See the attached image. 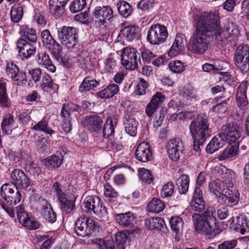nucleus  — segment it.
<instances>
[{
  "label": "nucleus",
  "mask_w": 249,
  "mask_h": 249,
  "mask_svg": "<svg viewBox=\"0 0 249 249\" xmlns=\"http://www.w3.org/2000/svg\"><path fill=\"white\" fill-rule=\"evenodd\" d=\"M223 33L219 17L212 13H205L196 19L194 37L188 49L195 53L203 54L208 49L211 39L222 40Z\"/></svg>",
  "instance_id": "f257e3e1"
},
{
  "label": "nucleus",
  "mask_w": 249,
  "mask_h": 249,
  "mask_svg": "<svg viewBox=\"0 0 249 249\" xmlns=\"http://www.w3.org/2000/svg\"><path fill=\"white\" fill-rule=\"evenodd\" d=\"M189 128L193 140V148L190 153L192 156H199L203 143L207 137L210 136L209 123L206 116L198 115L191 122Z\"/></svg>",
  "instance_id": "f03ea898"
},
{
  "label": "nucleus",
  "mask_w": 249,
  "mask_h": 249,
  "mask_svg": "<svg viewBox=\"0 0 249 249\" xmlns=\"http://www.w3.org/2000/svg\"><path fill=\"white\" fill-rule=\"evenodd\" d=\"M215 210L213 207H208L206 211L201 213L192 215V220L196 231L198 233L208 236V238L214 237L215 233L213 225L216 218L214 216Z\"/></svg>",
  "instance_id": "7ed1b4c3"
},
{
  "label": "nucleus",
  "mask_w": 249,
  "mask_h": 249,
  "mask_svg": "<svg viewBox=\"0 0 249 249\" xmlns=\"http://www.w3.org/2000/svg\"><path fill=\"white\" fill-rule=\"evenodd\" d=\"M61 44L69 50L72 49L78 42V35L74 27L63 26L57 31Z\"/></svg>",
  "instance_id": "20e7f679"
},
{
  "label": "nucleus",
  "mask_w": 249,
  "mask_h": 249,
  "mask_svg": "<svg viewBox=\"0 0 249 249\" xmlns=\"http://www.w3.org/2000/svg\"><path fill=\"white\" fill-rule=\"evenodd\" d=\"M98 227V223L92 218L82 216L75 223L74 231L77 235L85 237L90 234Z\"/></svg>",
  "instance_id": "39448f33"
},
{
  "label": "nucleus",
  "mask_w": 249,
  "mask_h": 249,
  "mask_svg": "<svg viewBox=\"0 0 249 249\" xmlns=\"http://www.w3.org/2000/svg\"><path fill=\"white\" fill-rule=\"evenodd\" d=\"M167 36V28L163 25L156 24L149 28L147 40L152 45H159L164 42Z\"/></svg>",
  "instance_id": "423d86ee"
},
{
  "label": "nucleus",
  "mask_w": 249,
  "mask_h": 249,
  "mask_svg": "<svg viewBox=\"0 0 249 249\" xmlns=\"http://www.w3.org/2000/svg\"><path fill=\"white\" fill-rule=\"evenodd\" d=\"M138 62L141 63L140 55L136 49L126 47L123 49L121 62L126 69L133 70L136 69Z\"/></svg>",
  "instance_id": "0eeeda50"
},
{
  "label": "nucleus",
  "mask_w": 249,
  "mask_h": 249,
  "mask_svg": "<svg viewBox=\"0 0 249 249\" xmlns=\"http://www.w3.org/2000/svg\"><path fill=\"white\" fill-rule=\"evenodd\" d=\"M242 129L236 122L227 124L222 126L219 133L225 143L235 142L241 135Z\"/></svg>",
  "instance_id": "6e6552de"
},
{
  "label": "nucleus",
  "mask_w": 249,
  "mask_h": 249,
  "mask_svg": "<svg viewBox=\"0 0 249 249\" xmlns=\"http://www.w3.org/2000/svg\"><path fill=\"white\" fill-rule=\"evenodd\" d=\"M94 18L97 19L96 22L99 23V26L106 27L112 21L113 18V11L108 6H97L92 12Z\"/></svg>",
  "instance_id": "1a4fd4ad"
},
{
  "label": "nucleus",
  "mask_w": 249,
  "mask_h": 249,
  "mask_svg": "<svg viewBox=\"0 0 249 249\" xmlns=\"http://www.w3.org/2000/svg\"><path fill=\"white\" fill-rule=\"evenodd\" d=\"M5 72L7 76L18 85H20V83L25 84L27 81L25 72L20 71L18 67L12 62L7 63Z\"/></svg>",
  "instance_id": "9d476101"
},
{
  "label": "nucleus",
  "mask_w": 249,
  "mask_h": 249,
  "mask_svg": "<svg viewBox=\"0 0 249 249\" xmlns=\"http://www.w3.org/2000/svg\"><path fill=\"white\" fill-rule=\"evenodd\" d=\"M166 148L170 159L178 161L184 150V144L179 138H174L170 140L167 143Z\"/></svg>",
  "instance_id": "9b49d317"
},
{
  "label": "nucleus",
  "mask_w": 249,
  "mask_h": 249,
  "mask_svg": "<svg viewBox=\"0 0 249 249\" xmlns=\"http://www.w3.org/2000/svg\"><path fill=\"white\" fill-rule=\"evenodd\" d=\"M11 183L16 188L26 190L31 184L29 177L21 169H15L11 173Z\"/></svg>",
  "instance_id": "f8f14e48"
},
{
  "label": "nucleus",
  "mask_w": 249,
  "mask_h": 249,
  "mask_svg": "<svg viewBox=\"0 0 249 249\" xmlns=\"http://www.w3.org/2000/svg\"><path fill=\"white\" fill-rule=\"evenodd\" d=\"M17 45L22 60L29 58L36 52V44L30 43L25 39H18Z\"/></svg>",
  "instance_id": "ddd939ff"
},
{
  "label": "nucleus",
  "mask_w": 249,
  "mask_h": 249,
  "mask_svg": "<svg viewBox=\"0 0 249 249\" xmlns=\"http://www.w3.org/2000/svg\"><path fill=\"white\" fill-rule=\"evenodd\" d=\"M165 99V95L161 92H158L154 94L145 108L147 117H151L157 109L161 106Z\"/></svg>",
  "instance_id": "4468645a"
},
{
  "label": "nucleus",
  "mask_w": 249,
  "mask_h": 249,
  "mask_svg": "<svg viewBox=\"0 0 249 249\" xmlns=\"http://www.w3.org/2000/svg\"><path fill=\"white\" fill-rule=\"evenodd\" d=\"M248 84L247 81H243L240 84L236 90V104L241 109H243L248 104L246 92Z\"/></svg>",
  "instance_id": "2eb2a0df"
},
{
  "label": "nucleus",
  "mask_w": 249,
  "mask_h": 249,
  "mask_svg": "<svg viewBox=\"0 0 249 249\" xmlns=\"http://www.w3.org/2000/svg\"><path fill=\"white\" fill-rule=\"evenodd\" d=\"M40 213L43 217L50 223H54L56 220V214L53 211L51 205L46 199L40 201Z\"/></svg>",
  "instance_id": "dca6fc26"
},
{
  "label": "nucleus",
  "mask_w": 249,
  "mask_h": 249,
  "mask_svg": "<svg viewBox=\"0 0 249 249\" xmlns=\"http://www.w3.org/2000/svg\"><path fill=\"white\" fill-rule=\"evenodd\" d=\"M136 157L142 162H147L150 160L152 157L150 145L147 142H141L137 147L135 151Z\"/></svg>",
  "instance_id": "f3484780"
},
{
  "label": "nucleus",
  "mask_w": 249,
  "mask_h": 249,
  "mask_svg": "<svg viewBox=\"0 0 249 249\" xmlns=\"http://www.w3.org/2000/svg\"><path fill=\"white\" fill-rule=\"evenodd\" d=\"M196 90L190 84L179 88V94L186 102L190 104L196 100Z\"/></svg>",
  "instance_id": "a211bd4d"
},
{
  "label": "nucleus",
  "mask_w": 249,
  "mask_h": 249,
  "mask_svg": "<svg viewBox=\"0 0 249 249\" xmlns=\"http://www.w3.org/2000/svg\"><path fill=\"white\" fill-rule=\"evenodd\" d=\"M60 202V207L64 214L71 213L74 209L76 197L70 194L58 200Z\"/></svg>",
  "instance_id": "6ab92c4d"
},
{
  "label": "nucleus",
  "mask_w": 249,
  "mask_h": 249,
  "mask_svg": "<svg viewBox=\"0 0 249 249\" xmlns=\"http://www.w3.org/2000/svg\"><path fill=\"white\" fill-rule=\"evenodd\" d=\"M219 197L224 205L232 207L238 203L239 193L236 190L227 189Z\"/></svg>",
  "instance_id": "aec40b11"
},
{
  "label": "nucleus",
  "mask_w": 249,
  "mask_h": 249,
  "mask_svg": "<svg viewBox=\"0 0 249 249\" xmlns=\"http://www.w3.org/2000/svg\"><path fill=\"white\" fill-rule=\"evenodd\" d=\"M63 155L61 151H57L54 155H52L43 160L44 165L49 169L59 167L62 163Z\"/></svg>",
  "instance_id": "412c9836"
},
{
  "label": "nucleus",
  "mask_w": 249,
  "mask_h": 249,
  "mask_svg": "<svg viewBox=\"0 0 249 249\" xmlns=\"http://www.w3.org/2000/svg\"><path fill=\"white\" fill-rule=\"evenodd\" d=\"M229 222H231L230 224L231 229L239 231L242 234L245 233L246 229L249 227L247 218L245 216L241 215L236 217V223H234L233 217L231 218Z\"/></svg>",
  "instance_id": "4be33fe9"
},
{
  "label": "nucleus",
  "mask_w": 249,
  "mask_h": 249,
  "mask_svg": "<svg viewBox=\"0 0 249 249\" xmlns=\"http://www.w3.org/2000/svg\"><path fill=\"white\" fill-rule=\"evenodd\" d=\"M103 120L97 115H88L85 118V124L91 132H98L103 125Z\"/></svg>",
  "instance_id": "5701e85b"
},
{
  "label": "nucleus",
  "mask_w": 249,
  "mask_h": 249,
  "mask_svg": "<svg viewBox=\"0 0 249 249\" xmlns=\"http://www.w3.org/2000/svg\"><path fill=\"white\" fill-rule=\"evenodd\" d=\"M100 201L101 199L97 196H87L83 203L85 211L96 213L100 207Z\"/></svg>",
  "instance_id": "b1692460"
},
{
  "label": "nucleus",
  "mask_w": 249,
  "mask_h": 249,
  "mask_svg": "<svg viewBox=\"0 0 249 249\" xmlns=\"http://www.w3.org/2000/svg\"><path fill=\"white\" fill-rule=\"evenodd\" d=\"M139 36V27L136 25H130L125 27L121 30L120 36L124 37L126 41H131L137 38Z\"/></svg>",
  "instance_id": "393cba45"
},
{
  "label": "nucleus",
  "mask_w": 249,
  "mask_h": 249,
  "mask_svg": "<svg viewBox=\"0 0 249 249\" xmlns=\"http://www.w3.org/2000/svg\"><path fill=\"white\" fill-rule=\"evenodd\" d=\"M124 125L125 132L131 136H135L137 134L138 122L132 116L126 115L124 118Z\"/></svg>",
  "instance_id": "a878e982"
},
{
  "label": "nucleus",
  "mask_w": 249,
  "mask_h": 249,
  "mask_svg": "<svg viewBox=\"0 0 249 249\" xmlns=\"http://www.w3.org/2000/svg\"><path fill=\"white\" fill-rule=\"evenodd\" d=\"M19 33L22 37L19 39H25L30 43L36 44L37 36L36 31L34 29L24 25L21 26Z\"/></svg>",
  "instance_id": "bb28decb"
},
{
  "label": "nucleus",
  "mask_w": 249,
  "mask_h": 249,
  "mask_svg": "<svg viewBox=\"0 0 249 249\" xmlns=\"http://www.w3.org/2000/svg\"><path fill=\"white\" fill-rule=\"evenodd\" d=\"M25 5L21 3L15 4L10 9V20L13 23H18L22 19Z\"/></svg>",
  "instance_id": "cd10ccee"
},
{
  "label": "nucleus",
  "mask_w": 249,
  "mask_h": 249,
  "mask_svg": "<svg viewBox=\"0 0 249 249\" xmlns=\"http://www.w3.org/2000/svg\"><path fill=\"white\" fill-rule=\"evenodd\" d=\"M184 46V38L180 35H177L172 47L168 51V55L173 57L178 55L183 51Z\"/></svg>",
  "instance_id": "c85d7f7f"
},
{
  "label": "nucleus",
  "mask_w": 249,
  "mask_h": 249,
  "mask_svg": "<svg viewBox=\"0 0 249 249\" xmlns=\"http://www.w3.org/2000/svg\"><path fill=\"white\" fill-rule=\"evenodd\" d=\"M115 220L120 225L128 227L134 224L135 219L132 213L127 212L125 213L117 214L115 215Z\"/></svg>",
  "instance_id": "c756f323"
},
{
  "label": "nucleus",
  "mask_w": 249,
  "mask_h": 249,
  "mask_svg": "<svg viewBox=\"0 0 249 249\" xmlns=\"http://www.w3.org/2000/svg\"><path fill=\"white\" fill-rule=\"evenodd\" d=\"M225 142L219 134L215 136L210 142L206 148V151L209 154H213L219 148L222 147L225 144Z\"/></svg>",
  "instance_id": "7c9ffc66"
},
{
  "label": "nucleus",
  "mask_w": 249,
  "mask_h": 249,
  "mask_svg": "<svg viewBox=\"0 0 249 249\" xmlns=\"http://www.w3.org/2000/svg\"><path fill=\"white\" fill-rule=\"evenodd\" d=\"M36 60L39 65L44 66L50 71L53 72L55 71V67L53 65L49 55L46 52L38 53Z\"/></svg>",
  "instance_id": "2f4dec72"
},
{
  "label": "nucleus",
  "mask_w": 249,
  "mask_h": 249,
  "mask_svg": "<svg viewBox=\"0 0 249 249\" xmlns=\"http://www.w3.org/2000/svg\"><path fill=\"white\" fill-rule=\"evenodd\" d=\"M119 90V86L116 84H110L103 90L97 93V96L102 99H108L112 97Z\"/></svg>",
  "instance_id": "473e14b6"
},
{
  "label": "nucleus",
  "mask_w": 249,
  "mask_h": 249,
  "mask_svg": "<svg viewBox=\"0 0 249 249\" xmlns=\"http://www.w3.org/2000/svg\"><path fill=\"white\" fill-rule=\"evenodd\" d=\"M69 0H50V12L53 14H61L64 12V8Z\"/></svg>",
  "instance_id": "72a5a7b5"
},
{
  "label": "nucleus",
  "mask_w": 249,
  "mask_h": 249,
  "mask_svg": "<svg viewBox=\"0 0 249 249\" xmlns=\"http://www.w3.org/2000/svg\"><path fill=\"white\" fill-rule=\"evenodd\" d=\"M117 123L116 117H109L107 119L106 122L104 125L103 130L104 137L112 136L114 132V128L116 127Z\"/></svg>",
  "instance_id": "f704fd0d"
},
{
  "label": "nucleus",
  "mask_w": 249,
  "mask_h": 249,
  "mask_svg": "<svg viewBox=\"0 0 249 249\" xmlns=\"http://www.w3.org/2000/svg\"><path fill=\"white\" fill-rule=\"evenodd\" d=\"M99 85V81L91 77H85L79 87L80 92H87L94 89Z\"/></svg>",
  "instance_id": "c9c22d12"
},
{
  "label": "nucleus",
  "mask_w": 249,
  "mask_h": 249,
  "mask_svg": "<svg viewBox=\"0 0 249 249\" xmlns=\"http://www.w3.org/2000/svg\"><path fill=\"white\" fill-rule=\"evenodd\" d=\"M226 33V34H228V35L226 36V34H225V38L230 42H235L237 39V36L239 34V32L237 25L232 22H228L227 24Z\"/></svg>",
  "instance_id": "e433bc0d"
},
{
  "label": "nucleus",
  "mask_w": 249,
  "mask_h": 249,
  "mask_svg": "<svg viewBox=\"0 0 249 249\" xmlns=\"http://www.w3.org/2000/svg\"><path fill=\"white\" fill-rule=\"evenodd\" d=\"M145 224L146 227L150 230L158 229L161 230L166 224L164 220L161 217H150L146 219Z\"/></svg>",
  "instance_id": "4c0bfd02"
},
{
  "label": "nucleus",
  "mask_w": 249,
  "mask_h": 249,
  "mask_svg": "<svg viewBox=\"0 0 249 249\" xmlns=\"http://www.w3.org/2000/svg\"><path fill=\"white\" fill-rule=\"evenodd\" d=\"M165 207L164 203L160 198H153L147 205V210L150 212L159 213L162 211Z\"/></svg>",
  "instance_id": "58836bf2"
},
{
  "label": "nucleus",
  "mask_w": 249,
  "mask_h": 249,
  "mask_svg": "<svg viewBox=\"0 0 249 249\" xmlns=\"http://www.w3.org/2000/svg\"><path fill=\"white\" fill-rule=\"evenodd\" d=\"M31 129L37 131L44 132L50 136L55 133V131L49 126V122L43 119L34 125Z\"/></svg>",
  "instance_id": "ea45409f"
},
{
  "label": "nucleus",
  "mask_w": 249,
  "mask_h": 249,
  "mask_svg": "<svg viewBox=\"0 0 249 249\" xmlns=\"http://www.w3.org/2000/svg\"><path fill=\"white\" fill-rule=\"evenodd\" d=\"M234 61L235 65L243 74L246 73L249 70V59L242 57L234 54Z\"/></svg>",
  "instance_id": "a19ab883"
},
{
  "label": "nucleus",
  "mask_w": 249,
  "mask_h": 249,
  "mask_svg": "<svg viewBox=\"0 0 249 249\" xmlns=\"http://www.w3.org/2000/svg\"><path fill=\"white\" fill-rule=\"evenodd\" d=\"M238 145L234 144L228 146L222 152L218 159L219 160H223L228 158H235L238 154Z\"/></svg>",
  "instance_id": "79ce46f5"
},
{
  "label": "nucleus",
  "mask_w": 249,
  "mask_h": 249,
  "mask_svg": "<svg viewBox=\"0 0 249 249\" xmlns=\"http://www.w3.org/2000/svg\"><path fill=\"white\" fill-rule=\"evenodd\" d=\"M210 191L216 196L222 195L226 191L224 188V184L220 179L212 180L209 184Z\"/></svg>",
  "instance_id": "37998d69"
},
{
  "label": "nucleus",
  "mask_w": 249,
  "mask_h": 249,
  "mask_svg": "<svg viewBox=\"0 0 249 249\" xmlns=\"http://www.w3.org/2000/svg\"><path fill=\"white\" fill-rule=\"evenodd\" d=\"M14 117L12 114L9 113L5 114L1 124L3 132L5 134L10 133L12 128L14 126Z\"/></svg>",
  "instance_id": "c03bdc74"
},
{
  "label": "nucleus",
  "mask_w": 249,
  "mask_h": 249,
  "mask_svg": "<svg viewBox=\"0 0 249 249\" xmlns=\"http://www.w3.org/2000/svg\"><path fill=\"white\" fill-rule=\"evenodd\" d=\"M189 178L188 176L183 174L177 180V185L179 194H185L188 190L189 185Z\"/></svg>",
  "instance_id": "a18cd8bd"
},
{
  "label": "nucleus",
  "mask_w": 249,
  "mask_h": 249,
  "mask_svg": "<svg viewBox=\"0 0 249 249\" xmlns=\"http://www.w3.org/2000/svg\"><path fill=\"white\" fill-rule=\"evenodd\" d=\"M7 84L5 82H0V106L8 107L10 104L6 92Z\"/></svg>",
  "instance_id": "49530a36"
},
{
  "label": "nucleus",
  "mask_w": 249,
  "mask_h": 249,
  "mask_svg": "<svg viewBox=\"0 0 249 249\" xmlns=\"http://www.w3.org/2000/svg\"><path fill=\"white\" fill-rule=\"evenodd\" d=\"M183 224V220L178 216H173L170 219L171 228L176 234L182 231Z\"/></svg>",
  "instance_id": "de8ad7c7"
},
{
  "label": "nucleus",
  "mask_w": 249,
  "mask_h": 249,
  "mask_svg": "<svg viewBox=\"0 0 249 249\" xmlns=\"http://www.w3.org/2000/svg\"><path fill=\"white\" fill-rule=\"evenodd\" d=\"M117 7L120 14L125 18L130 15L132 10L130 4L123 0L117 3Z\"/></svg>",
  "instance_id": "09e8293b"
},
{
  "label": "nucleus",
  "mask_w": 249,
  "mask_h": 249,
  "mask_svg": "<svg viewBox=\"0 0 249 249\" xmlns=\"http://www.w3.org/2000/svg\"><path fill=\"white\" fill-rule=\"evenodd\" d=\"M128 233L120 231L116 234L115 242L118 249H125L128 241Z\"/></svg>",
  "instance_id": "8fccbe9b"
},
{
  "label": "nucleus",
  "mask_w": 249,
  "mask_h": 249,
  "mask_svg": "<svg viewBox=\"0 0 249 249\" xmlns=\"http://www.w3.org/2000/svg\"><path fill=\"white\" fill-rule=\"evenodd\" d=\"M15 187L12 183H5L0 187V196L4 199L5 202L9 199V196L14 191Z\"/></svg>",
  "instance_id": "3c124183"
},
{
  "label": "nucleus",
  "mask_w": 249,
  "mask_h": 249,
  "mask_svg": "<svg viewBox=\"0 0 249 249\" xmlns=\"http://www.w3.org/2000/svg\"><path fill=\"white\" fill-rule=\"evenodd\" d=\"M53 82L51 77L47 73H44L42 75L41 87L45 91L49 92L53 89Z\"/></svg>",
  "instance_id": "603ef678"
},
{
  "label": "nucleus",
  "mask_w": 249,
  "mask_h": 249,
  "mask_svg": "<svg viewBox=\"0 0 249 249\" xmlns=\"http://www.w3.org/2000/svg\"><path fill=\"white\" fill-rule=\"evenodd\" d=\"M20 217V219L19 222L27 229L34 230L39 228L40 224L38 222L31 220L28 215L21 219V216Z\"/></svg>",
  "instance_id": "864d4df0"
},
{
  "label": "nucleus",
  "mask_w": 249,
  "mask_h": 249,
  "mask_svg": "<svg viewBox=\"0 0 249 249\" xmlns=\"http://www.w3.org/2000/svg\"><path fill=\"white\" fill-rule=\"evenodd\" d=\"M190 206L193 211L201 212L204 210L205 203L203 198L192 199L190 203Z\"/></svg>",
  "instance_id": "5fc2aeb1"
},
{
  "label": "nucleus",
  "mask_w": 249,
  "mask_h": 249,
  "mask_svg": "<svg viewBox=\"0 0 249 249\" xmlns=\"http://www.w3.org/2000/svg\"><path fill=\"white\" fill-rule=\"evenodd\" d=\"M223 180H221L224 184V188L226 190L229 189V188H232L235 182L234 173L228 172L223 175Z\"/></svg>",
  "instance_id": "6e6d98bb"
},
{
  "label": "nucleus",
  "mask_w": 249,
  "mask_h": 249,
  "mask_svg": "<svg viewBox=\"0 0 249 249\" xmlns=\"http://www.w3.org/2000/svg\"><path fill=\"white\" fill-rule=\"evenodd\" d=\"M86 4V0H74L70 5L69 9L72 13H77L82 11L85 7Z\"/></svg>",
  "instance_id": "4d7b16f0"
},
{
  "label": "nucleus",
  "mask_w": 249,
  "mask_h": 249,
  "mask_svg": "<svg viewBox=\"0 0 249 249\" xmlns=\"http://www.w3.org/2000/svg\"><path fill=\"white\" fill-rule=\"evenodd\" d=\"M174 186L172 181L165 184L160 191V196L162 198L170 197L174 192Z\"/></svg>",
  "instance_id": "13d9d810"
},
{
  "label": "nucleus",
  "mask_w": 249,
  "mask_h": 249,
  "mask_svg": "<svg viewBox=\"0 0 249 249\" xmlns=\"http://www.w3.org/2000/svg\"><path fill=\"white\" fill-rule=\"evenodd\" d=\"M28 171L29 172L31 175L33 176L36 179L41 180V175L42 171L40 168L37 165V164L32 162L29 164L27 167Z\"/></svg>",
  "instance_id": "bf43d9fd"
},
{
  "label": "nucleus",
  "mask_w": 249,
  "mask_h": 249,
  "mask_svg": "<svg viewBox=\"0 0 249 249\" xmlns=\"http://www.w3.org/2000/svg\"><path fill=\"white\" fill-rule=\"evenodd\" d=\"M104 196L108 198L109 201L115 202V204H117L116 200L118 193L110 186L107 185L105 186Z\"/></svg>",
  "instance_id": "052dcab7"
},
{
  "label": "nucleus",
  "mask_w": 249,
  "mask_h": 249,
  "mask_svg": "<svg viewBox=\"0 0 249 249\" xmlns=\"http://www.w3.org/2000/svg\"><path fill=\"white\" fill-rule=\"evenodd\" d=\"M139 174L141 179L146 183L150 184L153 180V177L148 169L144 168H140Z\"/></svg>",
  "instance_id": "680f3d73"
},
{
  "label": "nucleus",
  "mask_w": 249,
  "mask_h": 249,
  "mask_svg": "<svg viewBox=\"0 0 249 249\" xmlns=\"http://www.w3.org/2000/svg\"><path fill=\"white\" fill-rule=\"evenodd\" d=\"M168 66L169 69L175 73H181L185 69L184 63L179 60L171 61Z\"/></svg>",
  "instance_id": "e2e57ef3"
},
{
  "label": "nucleus",
  "mask_w": 249,
  "mask_h": 249,
  "mask_svg": "<svg viewBox=\"0 0 249 249\" xmlns=\"http://www.w3.org/2000/svg\"><path fill=\"white\" fill-rule=\"evenodd\" d=\"M9 199L6 200L5 203L8 205L14 206L20 201L21 199V194L18 190L16 191L14 190L9 196Z\"/></svg>",
  "instance_id": "0e129e2a"
},
{
  "label": "nucleus",
  "mask_w": 249,
  "mask_h": 249,
  "mask_svg": "<svg viewBox=\"0 0 249 249\" xmlns=\"http://www.w3.org/2000/svg\"><path fill=\"white\" fill-rule=\"evenodd\" d=\"M47 47L52 51V53L54 58L58 57L62 54V46L55 40L53 41V42H52Z\"/></svg>",
  "instance_id": "69168bd1"
},
{
  "label": "nucleus",
  "mask_w": 249,
  "mask_h": 249,
  "mask_svg": "<svg viewBox=\"0 0 249 249\" xmlns=\"http://www.w3.org/2000/svg\"><path fill=\"white\" fill-rule=\"evenodd\" d=\"M234 54L240 55L246 59H249V47L247 45H239L236 49Z\"/></svg>",
  "instance_id": "338daca9"
},
{
  "label": "nucleus",
  "mask_w": 249,
  "mask_h": 249,
  "mask_svg": "<svg viewBox=\"0 0 249 249\" xmlns=\"http://www.w3.org/2000/svg\"><path fill=\"white\" fill-rule=\"evenodd\" d=\"M115 144L116 142L113 140L112 136L104 137L101 142V146L103 148L107 149L108 150H113L115 146Z\"/></svg>",
  "instance_id": "774afa93"
}]
</instances>
